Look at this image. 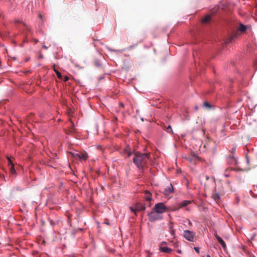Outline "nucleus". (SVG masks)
Returning a JSON list of instances; mask_svg holds the SVG:
<instances>
[{
	"label": "nucleus",
	"mask_w": 257,
	"mask_h": 257,
	"mask_svg": "<svg viewBox=\"0 0 257 257\" xmlns=\"http://www.w3.org/2000/svg\"><path fill=\"white\" fill-rule=\"evenodd\" d=\"M10 171L11 173L14 174L15 173V170L14 168V164H12V165H10Z\"/></svg>",
	"instance_id": "obj_19"
},
{
	"label": "nucleus",
	"mask_w": 257,
	"mask_h": 257,
	"mask_svg": "<svg viewBox=\"0 0 257 257\" xmlns=\"http://www.w3.org/2000/svg\"><path fill=\"white\" fill-rule=\"evenodd\" d=\"M190 203H191L190 201L184 200L179 203V206L177 209H176V210H178L180 208L185 207L189 204Z\"/></svg>",
	"instance_id": "obj_8"
},
{
	"label": "nucleus",
	"mask_w": 257,
	"mask_h": 257,
	"mask_svg": "<svg viewBox=\"0 0 257 257\" xmlns=\"http://www.w3.org/2000/svg\"><path fill=\"white\" fill-rule=\"evenodd\" d=\"M153 209L156 211V212L159 213L162 215V214L166 212L167 208L163 203H157L154 206Z\"/></svg>",
	"instance_id": "obj_4"
},
{
	"label": "nucleus",
	"mask_w": 257,
	"mask_h": 257,
	"mask_svg": "<svg viewBox=\"0 0 257 257\" xmlns=\"http://www.w3.org/2000/svg\"><path fill=\"white\" fill-rule=\"evenodd\" d=\"M234 153H235V149H232L231 151V156L233 155H234Z\"/></svg>",
	"instance_id": "obj_26"
},
{
	"label": "nucleus",
	"mask_w": 257,
	"mask_h": 257,
	"mask_svg": "<svg viewBox=\"0 0 257 257\" xmlns=\"http://www.w3.org/2000/svg\"><path fill=\"white\" fill-rule=\"evenodd\" d=\"M183 237L188 241L193 242L196 238V233L189 230L183 231Z\"/></svg>",
	"instance_id": "obj_3"
},
{
	"label": "nucleus",
	"mask_w": 257,
	"mask_h": 257,
	"mask_svg": "<svg viewBox=\"0 0 257 257\" xmlns=\"http://www.w3.org/2000/svg\"><path fill=\"white\" fill-rule=\"evenodd\" d=\"M203 106L208 109H210L211 108V105L207 101L203 103Z\"/></svg>",
	"instance_id": "obj_20"
},
{
	"label": "nucleus",
	"mask_w": 257,
	"mask_h": 257,
	"mask_svg": "<svg viewBox=\"0 0 257 257\" xmlns=\"http://www.w3.org/2000/svg\"><path fill=\"white\" fill-rule=\"evenodd\" d=\"M8 160L9 163L10 165H12V164H13L12 162V160H11V159L10 158L8 157Z\"/></svg>",
	"instance_id": "obj_27"
},
{
	"label": "nucleus",
	"mask_w": 257,
	"mask_h": 257,
	"mask_svg": "<svg viewBox=\"0 0 257 257\" xmlns=\"http://www.w3.org/2000/svg\"><path fill=\"white\" fill-rule=\"evenodd\" d=\"M124 151L127 157H130L132 154V152L128 147H125L124 149Z\"/></svg>",
	"instance_id": "obj_11"
},
{
	"label": "nucleus",
	"mask_w": 257,
	"mask_h": 257,
	"mask_svg": "<svg viewBox=\"0 0 257 257\" xmlns=\"http://www.w3.org/2000/svg\"><path fill=\"white\" fill-rule=\"evenodd\" d=\"M119 105H120V106H121V107H124V104H123V103H122V102H120V103H119Z\"/></svg>",
	"instance_id": "obj_32"
},
{
	"label": "nucleus",
	"mask_w": 257,
	"mask_h": 257,
	"mask_svg": "<svg viewBox=\"0 0 257 257\" xmlns=\"http://www.w3.org/2000/svg\"><path fill=\"white\" fill-rule=\"evenodd\" d=\"M212 198L216 202L220 199V196L218 193H214L212 194Z\"/></svg>",
	"instance_id": "obj_14"
},
{
	"label": "nucleus",
	"mask_w": 257,
	"mask_h": 257,
	"mask_svg": "<svg viewBox=\"0 0 257 257\" xmlns=\"http://www.w3.org/2000/svg\"><path fill=\"white\" fill-rule=\"evenodd\" d=\"M149 220L151 222H153L156 220L163 219V215L161 214L156 212V211L153 209V210L148 213Z\"/></svg>",
	"instance_id": "obj_2"
},
{
	"label": "nucleus",
	"mask_w": 257,
	"mask_h": 257,
	"mask_svg": "<svg viewBox=\"0 0 257 257\" xmlns=\"http://www.w3.org/2000/svg\"><path fill=\"white\" fill-rule=\"evenodd\" d=\"M173 225H171L170 226V230L173 229Z\"/></svg>",
	"instance_id": "obj_33"
},
{
	"label": "nucleus",
	"mask_w": 257,
	"mask_h": 257,
	"mask_svg": "<svg viewBox=\"0 0 257 257\" xmlns=\"http://www.w3.org/2000/svg\"><path fill=\"white\" fill-rule=\"evenodd\" d=\"M175 231L174 229H172L170 231V232H171V234L173 235L175 234Z\"/></svg>",
	"instance_id": "obj_30"
},
{
	"label": "nucleus",
	"mask_w": 257,
	"mask_h": 257,
	"mask_svg": "<svg viewBox=\"0 0 257 257\" xmlns=\"http://www.w3.org/2000/svg\"><path fill=\"white\" fill-rule=\"evenodd\" d=\"M54 71L56 73L57 77L61 79L62 78V75H61V73L59 71H58L57 69H55V66H54Z\"/></svg>",
	"instance_id": "obj_18"
},
{
	"label": "nucleus",
	"mask_w": 257,
	"mask_h": 257,
	"mask_svg": "<svg viewBox=\"0 0 257 257\" xmlns=\"http://www.w3.org/2000/svg\"><path fill=\"white\" fill-rule=\"evenodd\" d=\"M72 126L70 130L67 133L68 134H72L75 132V129L74 126V124L71 122Z\"/></svg>",
	"instance_id": "obj_15"
},
{
	"label": "nucleus",
	"mask_w": 257,
	"mask_h": 257,
	"mask_svg": "<svg viewBox=\"0 0 257 257\" xmlns=\"http://www.w3.org/2000/svg\"><path fill=\"white\" fill-rule=\"evenodd\" d=\"M254 66H255L257 67V63L254 64Z\"/></svg>",
	"instance_id": "obj_39"
},
{
	"label": "nucleus",
	"mask_w": 257,
	"mask_h": 257,
	"mask_svg": "<svg viewBox=\"0 0 257 257\" xmlns=\"http://www.w3.org/2000/svg\"><path fill=\"white\" fill-rule=\"evenodd\" d=\"M214 236L215 237H216V238L217 239V240L218 241H219L220 239H221L222 238L219 236L216 233L214 234Z\"/></svg>",
	"instance_id": "obj_24"
},
{
	"label": "nucleus",
	"mask_w": 257,
	"mask_h": 257,
	"mask_svg": "<svg viewBox=\"0 0 257 257\" xmlns=\"http://www.w3.org/2000/svg\"><path fill=\"white\" fill-rule=\"evenodd\" d=\"M43 47L44 49H46V50L48 49V47H46L45 45H43Z\"/></svg>",
	"instance_id": "obj_34"
},
{
	"label": "nucleus",
	"mask_w": 257,
	"mask_h": 257,
	"mask_svg": "<svg viewBox=\"0 0 257 257\" xmlns=\"http://www.w3.org/2000/svg\"><path fill=\"white\" fill-rule=\"evenodd\" d=\"M166 131L169 133H173V131L172 130V128H171V126L170 125H169L167 128H166Z\"/></svg>",
	"instance_id": "obj_23"
},
{
	"label": "nucleus",
	"mask_w": 257,
	"mask_h": 257,
	"mask_svg": "<svg viewBox=\"0 0 257 257\" xmlns=\"http://www.w3.org/2000/svg\"><path fill=\"white\" fill-rule=\"evenodd\" d=\"M227 161L228 164L231 165H237L238 164L237 158L233 154L232 156L229 155L227 156Z\"/></svg>",
	"instance_id": "obj_5"
},
{
	"label": "nucleus",
	"mask_w": 257,
	"mask_h": 257,
	"mask_svg": "<svg viewBox=\"0 0 257 257\" xmlns=\"http://www.w3.org/2000/svg\"><path fill=\"white\" fill-rule=\"evenodd\" d=\"M211 20V17L209 15L206 16L202 20V22L204 24L208 23Z\"/></svg>",
	"instance_id": "obj_12"
},
{
	"label": "nucleus",
	"mask_w": 257,
	"mask_h": 257,
	"mask_svg": "<svg viewBox=\"0 0 257 257\" xmlns=\"http://www.w3.org/2000/svg\"><path fill=\"white\" fill-rule=\"evenodd\" d=\"M206 257H211V256H210V255L207 254V255H206Z\"/></svg>",
	"instance_id": "obj_38"
},
{
	"label": "nucleus",
	"mask_w": 257,
	"mask_h": 257,
	"mask_svg": "<svg viewBox=\"0 0 257 257\" xmlns=\"http://www.w3.org/2000/svg\"><path fill=\"white\" fill-rule=\"evenodd\" d=\"M145 194H146V197H145L146 200L148 201H151L152 199L151 193L148 191H146Z\"/></svg>",
	"instance_id": "obj_13"
},
{
	"label": "nucleus",
	"mask_w": 257,
	"mask_h": 257,
	"mask_svg": "<svg viewBox=\"0 0 257 257\" xmlns=\"http://www.w3.org/2000/svg\"><path fill=\"white\" fill-rule=\"evenodd\" d=\"M194 250L198 253H199V248L198 247H195Z\"/></svg>",
	"instance_id": "obj_28"
},
{
	"label": "nucleus",
	"mask_w": 257,
	"mask_h": 257,
	"mask_svg": "<svg viewBox=\"0 0 257 257\" xmlns=\"http://www.w3.org/2000/svg\"><path fill=\"white\" fill-rule=\"evenodd\" d=\"M174 189L172 185L170 184L168 187L165 189V193L166 195H169L173 192Z\"/></svg>",
	"instance_id": "obj_7"
},
{
	"label": "nucleus",
	"mask_w": 257,
	"mask_h": 257,
	"mask_svg": "<svg viewBox=\"0 0 257 257\" xmlns=\"http://www.w3.org/2000/svg\"><path fill=\"white\" fill-rule=\"evenodd\" d=\"M71 154L74 158L76 159H79V153H71Z\"/></svg>",
	"instance_id": "obj_17"
},
{
	"label": "nucleus",
	"mask_w": 257,
	"mask_h": 257,
	"mask_svg": "<svg viewBox=\"0 0 257 257\" xmlns=\"http://www.w3.org/2000/svg\"><path fill=\"white\" fill-rule=\"evenodd\" d=\"M79 159L86 160L88 158L87 154L86 152H79Z\"/></svg>",
	"instance_id": "obj_9"
},
{
	"label": "nucleus",
	"mask_w": 257,
	"mask_h": 257,
	"mask_svg": "<svg viewBox=\"0 0 257 257\" xmlns=\"http://www.w3.org/2000/svg\"><path fill=\"white\" fill-rule=\"evenodd\" d=\"M218 242L221 244V245H222V247L224 249L226 248V244H225V242L222 239H220L219 241H218Z\"/></svg>",
	"instance_id": "obj_22"
},
{
	"label": "nucleus",
	"mask_w": 257,
	"mask_h": 257,
	"mask_svg": "<svg viewBox=\"0 0 257 257\" xmlns=\"http://www.w3.org/2000/svg\"><path fill=\"white\" fill-rule=\"evenodd\" d=\"M246 162L247 164L249 163V160H248V158H247V157H246Z\"/></svg>",
	"instance_id": "obj_35"
},
{
	"label": "nucleus",
	"mask_w": 257,
	"mask_h": 257,
	"mask_svg": "<svg viewBox=\"0 0 257 257\" xmlns=\"http://www.w3.org/2000/svg\"><path fill=\"white\" fill-rule=\"evenodd\" d=\"M68 79H69L68 77V76H66L65 77V78H64V81H68Z\"/></svg>",
	"instance_id": "obj_31"
},
{
	"label": "nucleus",
	"mask_w": 257,
	"mask_h": 257,
	"mask_svg": "<svg viewBox=\"0 0 257 257\" xmlns=\"http://www.w3.org/2000/svg\"><path fill=\"white\" fill-rule=\"evenodd\" d=\"M205 178H206V180H208L209 179V176H205Z\"/></svg>",
	"instance_id": "obj_36"
},
{
	"label": "nucleus",
	"mask_w": 257,
	"mask_h": 257,
	"mask_svg": "<svg viewBox=\"0 0 257 257\" xmlns=\"http://www.w3.org/2000/svg\"><path fill=\"white\" fill-rule=\"evenodd\" d=\"M233 37L229 38L228 40L226 42V43H229L232 41Z\"/></svg>",
	"instance_id": "obj_25"
},
{
	"label": "nucleus",
	"mask_w": 257,
	"mask_h": 257,
	"mask_svg": "<svg viewBox=\"0 0 257 257\" xmlns=\"http://www.w3.org/2000/svg\"><path fill=\"white\" fill-rule=\"evenodd\" d=\"M1 37H3V34H1Z\"/></svg>",
	"instance_id": "obj_40"
},
{
	"label": "nucleus",
	"mask_w": 257,
	"mask_h": 257,
	"mask_svg": "<svg viewBox=\"0 0 257 257\" xmlns=\"http://www.w3.org/2000/svg\"><path fill=\"white\" fill-rule=\"evenodd\" d=\"M186 220L188 222V224L190 226H192V222L190 221V220L188 219H187Z\"/></svg>",
	"instance_id": "obj_29"
},
{
	"label": "nucleus",
	"mask_w": 257,
	"mask_h": 257,
	"mask_svg": "<svg viewBox=\"0 0 257 257\" xmlns=\"http://www.w3.org/2000/svg\"><path fill=\"white\" fill-rule=\"evenodd\" d=\"M149 153L136 152L134 154L133 163L139 169H143L146 166L149 159Z\"/></svg>",
	"instance_id": "obj_1"
},
{
	"label": "nucleus",
	"mask_w": 257,
	"mask_h": 257,
	"mask_svg": "<svg viewBox=\"0 0 257 257\" xmlns=\"http://www.w3.org/2000/svg\"><path fill=\"white\" fill-rule=\"evenodd\" d=\"M39 18H41V19L42 18V15H40V14L39 15Z\"/></svg>",
	"instance_id": "obj_37"
},
{
	"label": "nucleus",
	"mask_w": 257,
	"mask_h": 257,
	"mask_svg": "<svg viewBox=\"0 0 257 257\" xmlns=\"http://www.w3.org/2000/svg\"><path fill=\"white\" fill-rule=\"evenodd\" d=\"M160 250L164 252L169 253L172 251V249L168 247H160Z\"/></svg>",
	"instance_id": "obj_10"
},
{
	"label": "nucleus",
	"mask_w": 257,
	"mask_h": 257,
	"mask_svg": "<svg viewBox=\"0 0 257 257\" xmlns=\"http://www.w3.org/2000/svg\"><path fill=\"white\" fill-rule=\"evenodd\" d=\"M131 209L133 212H135V213L136 214L137 211L144 210L145 209V207L144 205L141 204H137L136 206L135 209H134L133 208L131 207Z\"/></svg>",
	"instance_id": "obj_6"
},
{
	"label": "nucleus",
	"mask_w": 257,
	"mask_h": 257,
	"mask_svg": "<svg viewBox=\"0 0 257 257\" xmlns=\"http://www.w3.org/2000/svg\"><path fill=\"white\" fill-rule=\"evenodd\" d=\"M246 28L243 24H240L239 27L238 28V30L241 32H245L246 31Z\"/></svg>",
	"instance_id": "obj_16"
},
{
	"label": "nucleus",
	"mask_w": 257,
	"mask_h": 257,
	"mask_svg": "<svg viewBox=\"0 0 257 257\" xmlns=\"http://www.w3.org/2000/svg\"><path fill=\"white\" fill-rule=\"evenodd\" d=\"M94 63L95 66H96L97 67H100L101 66V64L98 60H95Z\"/></svg>",
	"instance_id": "obj_21"
}]
</instances>
